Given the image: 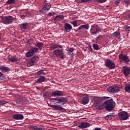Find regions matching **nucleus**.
<instances>
[{"mask_svg":"<svg viewBox=\"0 0 130 130\" xmlns=\"http://www.w3.org/2000/svg\"><path fill=\"white\" fill-rule=\"evenodd\" d=\"M7 102L4 100H0V105H5L7 104Z\"/></svg>","mask_w":130,"mask_h":130,"instance_id":"nucleus-37","label":"nucleus"},{"mask_svg":"<svg viewBox=\"0 0 130 130\" xmlns=\"http://www.w3.org/2000/svg\"><path fill=\"white\" fill-rule=\"evenodd\" d=\"M106 118L107 119H111V118H112V116L111 115H108L106 116Z\"/></svg>","mask_w":130,"mask_h":130,"instance_id":"nucleus-40","label":"nucleus"},{"mask_svg":"<svg viewBox=\"0 0 130 130\" xmlns=\"http://www.w3.org/2000/svg\"><path fill=\"white\" fill-rule=\"evenodd\" d=\"M62 95V92L59 90H56L53 92L51 94V96L53 97H56V96H61Z\"/></svg>","mask_w":130,"mask_h":130,"instance_id":"nucleus-18","label":"nucleus"},{"mask_svg":"<svg viewBox=\"0 0 130 130\" xmlns=\"http://www.w3.org/2000/svg\"><path fill=\"white\" fill-rule=\"evenodd\" d=\"M114 114V113H111L109 115H111V116H112Z\"/></svg>","mask_w":130,"mask_h":130,"instance_id":"nucleus-47","label":"nucleus"},{"mask_svg":"<svg viewBox=\"0 0 130 130\" xmlns=\"http://www.w3.org/2000/svg\"><path fill=\"white\" fill-rule=\"evenodd\" d=\"M105 66L107 69H109L110 70H114L115 69V63L109 59L106 60Z\"/></svg>","mask_w":130,"mask_h":130,"instance_id":"nucleus-5","label":"nucleus"},{"mask_svg":"<svg viewBox=\"0 0 130 130\" xmlns=\"http://www.w3.org/2000/svg\"><path fill=\"white\" fill-rule=\"evenodd\" d=\"M21 18H22V19H23V18H25L26 17V15H20Z\"/></svg>","mask_w":130,"mask_h":130,"instance_id":"nucleus-45","label":"nucleus"},{"mask_svg":"<svg viewBox=\"0 0 130 130\" xmlns=\"http://www.w3.org/2000/svg\"><path fill=\"white\" fill-rule=\"evenodd\" d=\"M101 31V28L98 25L93 24L90 30L91 35H95Z\"/></svg>","mask_w":130,"mask_h":130,"instance_id":"nucleus-4","label":"nucleus"},{"mask_svg":"<svg viewBox=\"0 0 130 130\" xmlns=\"http://www.w3.org/2000/svg\"><path fill=\"white\" fill-rule=\"evenodd\" d=\"M6 79V76L4 73L0 72V80H5Z\"/></svg>","mask_w":130,"mask_h":130,"instance_id":"nucleus-34","label":"nucleus"},{"mask_svg":"<svg viewBox=\"0 0 130 130\" xmlns=\"http://www.w3.org/2000/svg\"><path fill=\"white\" fill-rule=\"evenodd\" d=\"M119 61L120 62H122V61H124L126 63V64H128L129 62H130V59L127 56V55L123 54H120L119 55Z\"/></svg>","mask_w":130,"mask_h":130,"instance_id":"nucleus-6","label":"nucleus"},{"mask_svg":"<svg viewBox=\"0 0 130 130\" xmlns=\"http://www.w3.org/2000/svg\"><path fill=\"white\" fill-rule=\"evenodd\" d=\"M6 3L7 5H13L16 3V0H8Z\"/></svg>","mask_w":130,"mask_h":130,"instance_id":"nucleus-32","label":"nucleus"},{"mask_svg":"<svg viewBox=\"0 0 130 130\" xmlns=\"http://www.w3.org/2000/svg\"><path fill=\"white\" fill-rule=\"evenodd\" d=\"M103 98L104 99H108V98H110V99L106 101L105 103H103L102 105H100L99 106V109L102 110V109L105 108L107 111H111V110H113V108H114V106H115V103L113 101L112 98L107 96H104Z\"/></svg>","mask_w":130,"mask_h":130,"instance_id":"nucleus-1","label":"nucleus"},{"mask_svg":"<svg viewBox=\"0 0 130 130\" xmlns=\"http://www.w3.org/2000/svg\"><path fill=\"white\" fill-rule=\"evenodd\" d=\"M59 98H56L51 99V102L56 104V103H59Z\"/></svg>","mask_w":130,"mask_h":130,"instance_id":"nucleus-28","label":"nucleus"},{"mask_svg":"<svg viewBox=\"0 0 130 130\" xmlns=\"http://www.w3.org/2000/svg\"><path fill=\"white\" fill-rule=\"evenodd\" d=\"M90 0H81V3H88Z\"/></svg>","mask_w":130,"mask_h":130,"instance_id":"nucleus-44","label":"nucleus"},{"mask_svg":"<svg viewBox=\"0 0 130 130\" xmlns=\"http://www.w3.org/2000/svg\"><path fill=\"white\" fill-rule=\"evenodd\" d=\"M32 129H35V130H43V129L42 128L37 127L36 126H33L32 127Z\"/></svg>","mask_w":130,"mask_h":130,"instance_id":"nucleus-38","label":"nucleus"},{"mask_svg":"<svg viewBox=\"0 0 130 130\" xmlns=\"http://www.w3.org/2000/svg\"><path fill=\"white\" fill-rule=\"evenodd\" d=\"M122 72L124 77H128L130 74V68L126 66H124L122 67Z\"/></svg>","mask_w":130,"mask_h":130,"instance_id":"nucleus-11","label":"nucleus"},{"mask_svg":"<svg viewBox=\"0 0 130 130\" xmlns=\"http://www.w3.org/2000/svg\"><path fill=\"white\" fill-rule=\"evenodd\" d=\"M118 117L121 120H126L128 119V113L126 112H121L119 113Z\"/></svg>","mask_w":130,"mask_h":130,"instance_id":"nucleus-9","label":"nucleus"},{"mask_svg":"<svg viewBox=\"0 0 130 130\" xmlns=\"http://www.w3.org/2000/svg\"><path fill=\"white\" fill-rule=\"evenodd\" d=\"M28 27V23H22L20 25V29H26Z\"/></svg>","mask_w":130,"mask_h":130,"instance_id":"nucleus-30","label":"nucleus"},{"mask_svg":"<svg viewBox=\"0 0 130 130\" xmlns=\"http://www.w3.org/2000/svg\"><path fill=\"white\" fill-rule=\"evenodd\" d=\"M51 8V6L49 3H46L43 8L40 11V13H45L46 11H49Z\"/></svg>","mask_w":130,"mask_h":130,"instance_id":"nucleus-12","label":"nucleus"},{"mask_svg":"<svg viewBox=\"0 0 130 130\" xmlns=\"http://www.w3.org/2000/svg\"><path fill=\"white\" fill-rule=\"evenodd\" d=\"M8 60H10L11 62H16V61H18V59L14 56H11L9 58Z\"/></svg>","mask_w":130,"mask_h":130,"instance_id":"nucleus-25","label":"nucleus"},{"mask_svg":"<svg viewBox=\"0 0 130 130\" xmlns=\"http://www.w3.org/2000/svg\"><path fill=\"white\" fill-rule=\"evenodd\" d=\"M38 52V48L35 47L29 50L25 54L26 57H31L33 56L36 52Z\"/></svg>","mask_w":130,"mask_h":130,"instance_id":"nucleus-8","label":"nucleus"},{"mask_svg":"<svg viewBox=\"0 0 130 130\" xmlns=\"http://www.w3.org/2000/svg\"><path fill=\"white\" fill-rule=\"evenodd\" d=\"M100 37V36H99L98 37H96V40H97V39H98V38H99Z\"/></svg>","mask_w":130,"mask_h":130,"instance_id":"nucleus-48","label":"nucleus"},{"mask_svg":"<svg viewBox=\"0 0 130 130\" xmlns=\"http://www.w3.org/2000/svg\"><path fill=\"white\" fill-rule=\"evenodd\" d=\"M74 49L73 48H69L68 51V55H72L73 56V52H74Z\"/></svg>","mask_w":130,"mask_h":130,"instance_id":"nucleus-29","label":"nucleus"},{"mask_svg":"<svg viewBox=\"0 0 130 130\" xmlns=\"http://www.w3.org/2000/svg\"><path fill=\"white\" fill-rule=\"evenodd\" d=\"M47 79L45 77L43 76H41L37 80V83L38 84H40L41 83H43V82H46Z\"/></svg>","mask_w":130,"mask_h":130,"instance_id":"nucleus-16","label":"nucleus"},{"mask_svg":"<svg viewBox=\"0 0 130 130\" xmlns=\"http://www.w3.org/2000/svg\"><path fill=\"white\" fill-rule=\"evenodd\" d=\"M55 15V13L54 12H50L48 13V16H54Z\"/></svg>","mask_w":130,"mask_h":130,"instance_id":"nucleus-42","label":"nucleus"},{"mask_svg":"<svg viewBox=\"0 0 130 130\" xmlns=\"http://www.w3.org/2000/svg\"><path fill=\"white\" fill-rule=\"evenodd\" d=\"M89 101H90V99H89V97L88 96L83 97L81 100V102L84 105L88 104V103H89Z\"/></svg>","mask_w":130,"mask_h":130,"instance_id":"nucleus-19","label":"nucleus"},{"mask_svg":"<svg viewBox=\"0 0 130 130\" xmlns=\"http://www.w3.org/2000/svg\"><path fill=\"white\" fill-rule=\"evenodd\" d=\"M94 130H101V128L96 127V128H95Z\"/></svg>","mask_w":130,"mask_h":130,"instance_id":"nucleus-46","label":"nucleus"},{"mask_svg":"<svg viewBox=\"0 0 130 130\" xmlns=\"http://www.w3.org/2000/svg\"><path fill=\"white\" fill-rule=\"evenodd\" d=\"M64 28L66 32H70L71 30L73 29V26H72L70 24V23H66L64 24Z\"/></svg>","mask_w":130,"mask_h":130,"instance_id":"nucleus-14","label":"nucleus"},{"mask_svg":"<svg viewBox=\"0 0 130 130\" xmlns=\"http://www.w3.org/2000/svg\"><path fill=\"white\" fill-rule=\"evenodd\" d=\"M12 118L13 119H15L16 120H19L23 119V118H24V116H23L22 114H16L13 115Z\"/></svg>","mask_w":130,"mask_h":130,"instance_id":"nucleus-15","label":"nucleus"},{"mask_svg":"<svg viewBox=\"0 0 130 130\" xmlns=\"http://www.w3.org/2000/svg\"><path fill=\"white\" fill-rule=\"evenodd\" d=\"M14 20H15V18L13 16H4L2 18V23H3V24H5L6 25L8 24H12Z\"/></svg>","mask_w":130,"mask_h":130,"instance_id":"nucleus-3","label":"nucleus"},{"mask_svg":"<svg viewBox=\"0 0 130 130\" xmlns=\"http://www.w3.org/2000/svg\"><path fill=\"white\" fill-rule=\"evenodd\" d=\"M34 42V41L32 39H29L27 41V44H29V45H31V44H33V43Z\"/></svg>","mask_w":130,"mask_h":130,"instance_id":"nucleus-36","label":"nucleus"},{"mask_svg":"<svg viewBox=\"0 0 130 130\" xmlns=\"http://www.w3.org/2000/svg\"><path fill=\"white\" fill-rule=\"evenodd\" d=\"M125 91L127 93H130V83H127L125 85Z\"/></svg>","mask_w":130,"mask_h":130,"instance_id":"nucleus-23","label":"nucleus"},{"mask_svg":"<svg viewBox=\"0 0 130 130\" xmlns=\"http://www.w3.org/2000/svg\"><path fill=\"white\" fill-rule=\"evenodd\" d=\"M64 18V17L63 16V15H58L55 17L54 20L57 21H61L62 20H63Z\"/></svg>","mask_w":130,"mask_h":130,"instance_id":"nucleus-21","label":"nucleus"},{"mask_svg":"<svg viewBox=\"0 0 130 130\" xmlns=\"http://www.w3.org/2000/svg\"><path fill=\"white\" fill-rule=\"evenodd\" d=\"M92 47L94 50H99V49H100V48H99L97 44H93Z\"/></svg>","mask_w":130,"mask_h":130,"instance_id":"nucleus-31","label":"nucleus"},{"mask_svg":"<svg viewBox=\"0 0 130 130\" xmlns=\"http://www.w3.org/2000/svg\"><path fill=\"white\" fill-rule=\"evenodd\" d=\"M51 107H52V108H54V109H56V110H64V108L59 105H51Z\"/></svg>","mask_w":130,"mask_h":130,"instance_id":"nucleus-20","label":"nucleus"},{"mask_svg":"<svg viewBox=\"0 0 130 130\" xmlns=\"http://www.w3.org/2000/svg\"><path fill=\"white\" fill-rule=\"evenodd\" d=\"M112 36L114 38H117L118 37H120V32L118 31L115 32L113 34H112Z\"/></svg>","mask_w":130,"mask_h":130,"instance_id":"nucleus-26","label":"nucleus"},{"mask_svg":"<svg viewBox=\"0 0 130 130\" xmlns=\"http://www.w3.org/2000/svg\"><path fill=\"white\" fill-rule=\"evenodd\" d=\"M43 46V43L41 42H39L36 45V47H38V49L39 50H41V49H42Z\"/></svg>","mask_w":130,"mask_h":130,"instance_id":"nucleus-27","label":"nucleus"},{"mask_svg":"<svg viewBox=\"0 0 130 130\" xmlns=\"http://www.w3.org/2000/svg\"><path fill=\"white\" fill-rule=\"evenodd\" d=\"M109 93H113V94H116V93H118L120 91L119 87L118 86H111L108 88L107 89Z\"/></svg>","mask_w":130,"mask_h":130,"instance_id":"nucleus-7","label":"nucleus"},{"mask_svg":"<svg viewBox=\"0 0 130 130\" xmlns=\"http://www.w3.org/2000/svg\"><path fill=\"white\" fill-rule=\"evenodd\" d=\"M0 70L1 72H9L10 71V68L8 67H5L4 66H1Z\"/></svg>","mask_w":130,"mask_h":130,"instance_id":"nucleus-24","label":"nucleus"},{"mask_svg":"<svg viewBox=\"0 0 130 130\" xmlns=\"http://www.w3.org/2000/svg\"><path fill=\"white\" fill-rule=\"evenodd\" d=\"M71 23L73 25L74 27H78V22L77 20H74L71 22Z\"/></svg>","mask_w":130,"mask_h":130,"instance_id":"nucleus-33","label":"nucleus"},{"mask_svg":"<svg viewBox=\"0 0 130 130\" xmlns=\"http://www.w3.org/2000/svg\"><path fill=\"white\" fill-rule=\"evenodd\" d=\"M50 49L51 50H54V54L56 56H60L61 59L64 58V55L63 54V47L61 45L58 44H54L50 47ZM60 49V50H59Z\"/></svg>","mask_w":130,"mask_h":130,"instance_id":"nucleus-2","label":"nucleus"},{"mask_svg":"<svg viewBox=\"0 0 130 130\" xmlns=\"http://www.w3.org/2000/svg\"><path fill=\"white\" fill-rule=\"evenodd\" d=\"M39 60V58L38 56H35L32 57L28 62L27 64V67L28 68H30V67H32V66H34V64L36 62H37Z\"/></svg>","mask_w":130,"mask_h":130,"instance_id":"nucleus-10","label":"nucleus"},{"mask_svg":"<svg viewBox=\"0 0 130 130\" xmlns=\"http://www.w3.org/2000/svg\"><path fill=\"white\" fill-rule=\"evenodd\" d=\"M38 74L39 75H45V73L43 71H40L38 72Z\"/></svg>","mask_w":130,"mask_h":130,"instance_id":"nucleus-41","label":"nucleus"},{"mask_svg":"<svg viewBox=\"0 0 130 130\" xmlns=\"http://www.w3.org/2000/svg\"><path fill=\"white\" fill-rule=\"evenodd\" d=\"M125 30L126 32L130 31V26L127 25L125 26Z\"/></svg>","mask_w":130,"mask_h":130,"instance_id":"nucleus-39","label":"nucleus"},{"mask_svg":"<svg viewBox=\"0 0 130 130\" xmlns=\"http://www.w3.org/2000/svg\"><path fill=\"white\" fill-rule=\"evenodd\" d=\"M99 3H101V4H103V3H105L107 0H97Z\"/></svg>","mask_w":130,"mask_h":130,"instance_id":"nucleus-43","label":"nucleus"},{"mask_svg":"<svg viewBox=\"0 0 130 130\" xmlns=\"http://www.w3.org/2000/svg\"><path fill=\"white\" fill-rule=\"evenodd\" d=\"M90 125H91V124L88 122H82L80 123V124L78 125V127H79V128H86V127H89Z\"/></svg>","mask_w":130,"mask_h":130,"instance_id":"nucleus-13","label":"nucleus"},{"mask_svg":"<svg viewBox=\"0 0 130 130\" xmlns=\"http://www.w3.org/2000/svg\"><path fill=\"white\" fill-rule=\"evenodd\" d=\"M90 50H93V49L90 47Z\"/></svg>","mask_w":130,"mask_h":130,"instance_id":"nucleus-49","label":"nucleus"},{"mask_svg":"<svg viewBox=\"0 0 130 130\" xmlns=\"http://www.w3.org/2000/svg\"><path fill=\"white\" fill-rule=\"evenodd\" d=\"M89 27V26L88 24L82 25L78 28V30H82V29H86V30H88Z\"/></svg>","mask_w":130,"mask_h":130,"instance_id":"nucleus-22","label":"nucleus"},{"mask_svg":"<svg viewBox=\"0 0 130 130\" xmlns=\"http://www.w3.org/2000/svg\"><path fill=\"white\" fill-rule=\"evenodd\" d=\"M59 103H61V105H64L68 103V99L66 98H59Z\"/></svg>","mask_w":130,"mask_h":130,"instance_id":"nucleus-17","label":"nucleus"},{"mask_svg":"<svg viewBox=\"0 0 130 130\" xmlns=\"http://www.w3.org/2000/svg\"><path fill=\"white\" fill-rule=\"evenodd\" d=\"M122 5H125V6H128L130 5L129 1H124L122 2Z\"/></svg>","mask_w":130,"mask_h":130,"instance_id":"nucleus-35","label":"nucleus"}]
</instances>
